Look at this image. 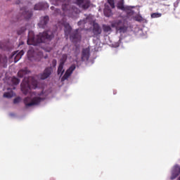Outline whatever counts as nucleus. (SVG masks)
Instances as JSON below:
<instances>
[{
    "mask_svg": "<svg viewBox=\"0 0 180 180\" xmlns=\"http://www.w3.org/2000/svg\"><path fill=\"white\" fill-rule=\"evenodd\" d=\"M26 30H27L26 26L21 27L17 30V34L18 35L23 34V33H25Z\"/></svg>",
    "mask_w": 180,
    "mask_h": 180,
    "instance_id": "obj_21",
    "label": "nucleus"
},
{
    "mask_svg": "<svg viewBox=\"0 0 180 180\" xmlns=\"http://www.w3.org/2000/svg\"><path fill=\"white\" fill-rule=\"evenodd\" d=\"M57 65V60H56V59H53V60H52V63H51V68H53H53H56V66Z\"/></svg>",
    "mask_w": 180,
    "mask_h": 180,
    "instance_id": "obj_31",
    "label": "nucleus"
},
{
    "mask_svg": "<svg viewBox=\"0 0 180 180\" xmlns=\"http://www.w3.org/2000/svg\"><path fill=\"white\" fill-rule=\"evenodd\" d=\"M103 30L105 33L112 32V27L110 25H103Z\"/></svg>",
    "mask_w": 180,
    "mask_h": 180,
    "instance_id": "obj_23",
    "label": "nucleus"
},
{
    "mask_svg": "<svg viewBox=\"0 0 180 180\" xmlns=\"http://www.w3.org/2000/svg\"><path fill=\"white\" fill-rule=\"evenodd\" d=\"M82 36L81 35V32L79 29L75 30L71 34L70 39L72 41H81V39Z\"/></svg>",
    "mask_w": 180,
    "mask_h": 180,
    "instance_id": "obj_8",
    "label": "nucleus"
},
{
    "mask_svg": "<svg viewBox=\"0 0 180 180\" xmlns=\"http://www.w3.org/2000/svg\"><path fill=\"white\" fill-rule=\"evenodd\" d=\"M11 82L13 85H18L19 82H20V79L17 77H13L11 79Z\"/></svg>",
    "mask_w": 180,
    "mask_h": 180,
    "instance_id": "obj_24",
    "label": "nucleus"
},
{
    "mask_svg": "<svg viewBox=\"0 0 180 180\" xmlns=\"http://www.w3.org/2000/svg\"><path fill=\"white\" fill-rule=\"evenodd\" d=\"M62 25L65 27L64 30L65 36H68L71 33V30H72L71 25H70V23L64 22L62 23Z\"/></svg>",
    "mask_w": 180,
    "mask_h": 180,
    "instance_id": "obj_16",
    "label": "nucleus"
},
{
    "mask_svg": "<svg viewBox=\"0 0 180 180\" xmlns=\"http://www.w3.org/2000/svg\"><path fill=\"white\" fill-rule=\"evenodd\" d=\"M134 20L136 22H143V20H144V18H143V17L141 15H136L134 17Z\"/></svg>",
    "mask_w": 180,
    "mask_h": 180,
    "instance_id": "obj_27",
    "label": "nucleus"
},
{
    "mask_svg": "<svg viewBox=\"0 0 180 180\" xmlns=\"http://www.w3.org/2000/svg\"><path fill=\"white\" fill-rule=\"evenodd\" d=\"M112 27H115L118 33L124 34L127 32L129 29V22L125 19L116 20L111 24Z\"/></svg>",
    "mask_w": 180,
    "mask_h": 180,
    "instance_id": "obj_3",
    "label": "nucleus"
},
{
    "mask_svg": "<svg viewBox=\"0 0 180 180\" xmlns=\"http://www.w3.org/2000/svg\"><path fill=\"white\" fill-rule=\"evenodd\" d=\"M150 16L152 18H161V16H162V14L161 13H153Z\"/></svg>",
    "mask_w": 180,
    "mask_h": 180,
    "instance_id": "obj_25",
    "label": "nucleus"
},
{
    "mask_svg": "<svg viewBox=\"0 0 180 180\" xmlns=\"http://www.w3.org/2000/svg\"><path fill=\"white\" fill-rule=\"evenodd\" d=\"M92 33L93 37L99 40L101 34H102V28H101V26L97 22L93 24Z\"/></svg>",
    "mask_w": 180,
    "mask_h": 180,
    "instance_id": "obj_6",
    "label": "nucleus"
},
{
    "mask_svg": "<svg viewBox=\"0 0 180 180\" xmlns=\"http://www.w3.org/2000/svg\"><path fill=\"white\" fill-rule=\"evenodd\" d=\"M75 68H77V67L75 66V65H72L65 72V75L63 76L62 77V81H65V79H68V78H70V77L71 76V74H72V72H74V71L75 70Z\"/></svg>",
    "mask_w": 180,
    "mask_h": 180,
    "instance_id": "obj_11",
    "label": "nucleus"
},
{
    "mask_svg": "<svg viewBox=\"0 0 180 180\" xmlns=\"http://www.w3.org/2000/svg\"><path fill=\"white\" fill-rule=\"evenodd\" d=\"M20 102V98L19 97L18 98H15L14 100H13V103H19Z\"/></svg>",
    "mask_w": 180,
    "mask_h": 180,
    "instance_id": "obj_32",
    "label": "nucleus"
},
{
    "mask_svg": "<svg viewBox=\"0 0 180 180\" xmlns=\"http://www.w3.org/2000/svg\"><path fill=\"white\" fill-rule=\"evenodd\" d=\"M12 96H13V94L12 93L6 92L4 94V98H12Z\"/></svg>",
    "mask_w": 180,
    "mask_h": 180,
    "instance_id": "obj_28",
    "label": "nucleus"
},
{
    "mask_svg": "<svg viewBox=\"0 0 180 180\" xmlns=\"http://www.w3.org/2000/svg\"><path fill=\"white\" fill-rule=\"evenodd\" d=\"M107 2L110 4L112 9H115V0H107Z\"/></svg>",
    "mask_w": 180,
    "mask_h": 180,
    "instance_id": "obj_26",
    "label": "nucleus"
},
{
    "mask_svg": "<svg viewBox=\"0 0 180 180\" xmlns=\"http://www.w3.org/2000/svg\"><path fill=\"white\" fill-rule=\"evenodd\" d=\"M49 20L50 18L48 15L41 17L39 22L38 23V26L40 29H46L47 27V23H49Z\"/></svg>",
    "mask_w": 180,
    "mask_h": 180,
    "instance_id": "obj_10",
    "label": "nucleus"
},
{
    "mask_svg": "<svg viewBox=\"0 0 180 180\" xmlns=\"http://www.w3.org/2000/svg\"><path fill=\"white\" fill-rule=\"evenodd\" d=\"M53 72V68L48 67L46 68L44 70L43 73L41 74V79H47L50 75H51V73Z\"/></svg>",
    "mask_w": 180,
    "mask_h": 180,
    "instance_id": "obj_12",
    "label": "nucleus"
},
{
    "mask_svg": "<svg viewBox=\"0 0 180 180\" xmlns=\"http://www.w3.org/2000/svg\"><path fill=\"white\" fill-rule=\"evenodd\" d=\"M56 11L57 13H60V9H56Z\"/></svg>",
    "mask_w": 180,
    "mask_h": 180,
    "instance_id": "obj_33",
    "label": "nucleus"
},
{
    "mask_svg": "<svg viewBox=\"0 0 180 180\" xmlns=\"http://www.w3.org/2000/svg\"><path fill=\"white\" fill-rule=\"evenodd\" d=\"M117 8L118 9H121V11H129L130 9V7H124L123 3L118 4Z\"/></svg>",
    "mask_w": 180,
    "mask_h": 180,
    "instance_id": "obj_22",
    "label": "nucleus"
},
{
    "mask_svg": "<svg viewBox=\"0 0 180 180\" xmlns=\"http://www.w3.org/2000/svg\"><path fill=\"white\" fill-rule=\"evenodd\" d=\"M86 23V18L84 20H81L77 22L78 26H81V25H85Z\"/></svg>",
    "mask_w": 180,
    "mask_h": 180,
    "instance_id": "obj_29",
    "label": "nucleus"
},
{
    "mask_svg": "<svg viewBox=\"0 0 180 180\" xmlns=\"http://www.w3.org/2000/svg\"><path fill=\"white\" fill-rule=\"evenodd\" d=\"M40 102H41V98L40 97H34L33 98H32V97H26L25 98H24V103L27 107L39 105Z\"/></svg>",
    "mask_w": 180,
    "mask_h": 180,
    "instance_id": "obj_5",
    "label": "nucleus"
},
{
    "mask_svg": "<svg viewBox=\"0 0 180 180\" xmlns=\"http://www.w3.org/2000/svg\"><path fill=\"white\" fill-rule=\"evenodd\" d=\"M23 54H25V51H23V50L20 51V52H16L13 56H15L14 57V63H18V61H19V60H20L22 58V56H23Z\"/></svg>",
    "mask_w": 180,
    "mask_h": 180,
    "instance_id": "obj_17",
    "label": "nucleus"
},
{
    "mask_svg": "<svg viewBox=\"0 0 180 180\" xmlns=\"http://www.w3.org/2000/svg\"><path fill=\"white\" fill-rule=\"evenodd\" d=\"M180 174V167L179 165H175L172 171L171 179H175L176 177L179 176Z\"/></svg>",
    "mask_w": 180,
    "mask_h": 180,
    "instance_id": "obj_13",
    "label": "nucleus"
},
{
    "mask_svg": "<svg viewBox=\"0 0 180 180\" xmlns=\"http://www.w3.org/2000/svg\"><path fill=\"white\" fill-rule=\"evenodd\" d=\"M0 49H1V50H8V47H6V44L4 43H0Z\"/></svg>",
    "mask_w": 180,
    "mask_h": 180,
    "instance_id": "obj_30",
    "label": "nucleus"
},
{
    "mask_svg": "<svg viewBox=\"0 0 180 180\" xmlns=\"http://www.w3.org/2000/svg\"><path fill=\"white\" fill-rule=\"evenodd\" d=\"M33 57H34V49H31L27 51V58L28 60H30V61H32V60L33 59Z\"/></svg>",
    "mask_w": 180,
    "mask_h": 180,
    "instance_id": "obj_20",
    "label": "nucleus"
},
{
    "mask_svg": "<svg viewBox=\"0 0 180 180\" xmlns=\"http://www.w3.org/2000/svg\"><path fill=\"white\" fill-rule=\"evenodd\" d=\"M30 73V70H29L27 68L21 69L18 72L19 78H23V77H25L21 83V91L24 95H27L32 89H36V88H37V81L32 77H26V75H29Z\"/></svg>",
    "mask_w": 180,
    "mask_h": 180,
    "instance_id": "obj_1",
    "label": "nucleus"
},
{
    "mask_svg": "<svg viewBox=\"0 0 180 180\" xmlns=\"http://www.w3.org/2000/svg\"><path fill=\"white\" fill-rule=\"evenodd\" d=\"M20 44H23V42H21V44H20L19 46H20Z\"/></svg>",
    "mask_w": 180,
    "mask_h": 180,
    "instance_id": "obj_35",
    "label": "nucleus"
},
{
    "mask_svg": "<svg viewBox=\"0 0 180 180\" xmlns=\"http://www.w3.org/2000/svg\"><path fill=\"white\" fill-rule=\"evenodd\" d=\"M57 2H61L62 3V9L63 12H66V11H68V8H70V6L68 4H65V0H57Z\"/></svg>",
    "mask_w": 180,
    "mask_h": 180,
    "instance_id": "obj_19",
    "label": "nucleus"
},
{
    "mask_svg": "<svg viewBox=\"0 0 180 180\" xmlns=\"http://www.w3.org/2000/svg\"><path fill=\"white\" fill-rule=\"evenodd\" d=\"M75 4L84 11H86L91 7V0H76Z\"/></svg>",
    "mask_w": 180,
    "mask_h": 180,
    "instance_id": "obj_7",
    "label": "nucleus"
},
{
    "mask_svg": "<svg viewBox=\"0 0 180 180\" xmlns=\"http://www.w3.org/2000/svg\"><path fill=\"white\" fill-rule=\"evenodd\" d=\"M65 61H67V55H63L58 68V75L61 76L64 74V64L65 63Z\"/></svg>",
    "mask_w": 180,
    "mask_h": 180,
    "instance_id": "obj_9",
    "label": "nucleus"
},
{
    "mask_svg": "<svg viewBox=\"0 0 180 180\" xmlns=\"http://www.w3.org/2000/svg\"><path fill=\"white\" fill-rule=\"evenodd\" d=\"M20 13L21 14L20 18L18 17L15 22L18 20H20L22 19H25L26 20H29L33 16V12L32 11L27 10V7L24 6L20 9Z\"/></svg>",
    "mask_w": 180,
    "mask_h": 180,
    "instance_id": "obj_4",
    "label": "nucleus"
},
{
    "mask_svg": "<svg viewBox=\"0 0 180 180\" xmlns=\"http://www.w3.org/2000/svg\"><path fill=\"white\" fill-rule=\"evenodd\" d=\"M53 39H54V32L51 30L40 32L37 36H34V32L33 31H30L28 32L27 44L29 46H37V44H40V43L51 41Z\"/></svg>",
    "mask_w": 180,
    "mask_h": 180,
    "instance_id": "obj_2",
    "label": "nucleus"
},
{
    "mask_svg": "<svg viewBox=\"0 0 180 180\" xmlns=\"http://www.w3.org/2000/svg\"><path fill=\"white\" fill-rule=\"evenodd\" d=\"M82 61H88V60H89V49H83L82 52Z\"/></svg>",
    "mask_w": 180,
    "mask_h": 180,
    "instance_id": "obj_14",
    "label": "nucleus"
},
{
    "mask_svg": "<svg viewBox=\"0 0 180 180\" xmlns=\"http://www.w3.org/2000/svg\"><path fill=\"white\" fill-rule=\"evenodd\" d=\"M51 9L52 11H54V6H51Z\"/></svg>",
    "mask_w": 180,
    "mask_h": 180,
    "instance_id": "obj_34",
    "label": "nucleus"
},
{
    "mask_svg": "<svg viewBox=\"0 0 180 180\" xmlns=\"http://www.w3.org/2000/svg\"><path fill=\"white\" fill-rule=\"evenodd\" d=\"M46 8H49V4L44 3H39L35 4L34 9V11H43V9H46Z\"/></svg>",
    "mask_w": 180,
    "mask_h": 180,
    "instance_id": "obj_15",
    "label": "nucleus"
},
{
    "mask_svg": "<svg viewBox=\"0 0 180 180\" xmlns=\"http://www.w3.org/2000/svg\"><path fill=\"white\" fill-rule=\"evenodd\" d=\"M103 12H104L105 16H107V18L112 16V10L109 7V6H108L107 4H105V8Z\"/></svg>",
    "mask_w": 180,
    "mask_h": 180,
    "instance_id": "obj_18",
    "label": "nucleus"
}]
</instances>
